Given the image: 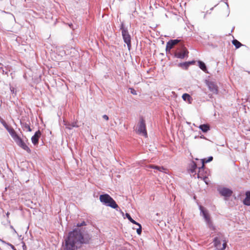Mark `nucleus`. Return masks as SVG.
Returning a JSON list of instances; mask_svg holds the SVG:
<instances>
[{"label": "nucleus", "mask_w": 250, "mask_h": 250, "mask_svg": "<svg viewBox=\"0 0 250 250\" xmlns=\"http://www.w3.org/2000/svg\"><path fill=\"white\" fill-rule=\"evenodd\" d=\"M204 164H205V160H202V166L201 167H199V170L198 173L197 174V178H201V179H205L206 177H204L202 173L204 170Z\"/></svg>", "instance_id": "obj_14"}, {"label": "nucleus", "mask_w": 250, "mask_h": 250, "mask_svg": "<svg viewBox=\"0 0 250 250\" xmlns=\"http://www.w3.org/2000/svg\"><path fill=\"white\" fill-rule=\"evenodd\" d=\"M138 132L140 134H142L146 137H147L145 121L143 118H141L140 120L138 125Z\"/></svg>", "instance_id": "obj_6"}, {"label": "nucleus", "mask_w": 250, "mask_h": 250, "mask_svg": "<svg viewBox=\"0 0 250 250\" xmlns=\"http://www.w3.org/2000/svg\"><path fill=\"white\" fill-rule=\"evenodd\" d=\"M41 132L40 131H37L35 134L32 137L31 141L32 143L34 145H36L38 144L39 139L41 136Z\"/></svg>", "instance_id": "obj_13"}, {"label": "nucleus", "mask_w": 250, "mask_h": 250, "mask_svg": "<svg viewBox=\"0 0 250 250\" xmlns=\"http://www.w3.org/2000/svg\"><path fill=\"white\" fill-rule=\"evenodd\" d=\"M90 237L87 234H84L82 230L76 229L69 233L65 240L64 250H76L81 247L82 245L89 243Z\"/></svg>", "instance_id": "obj_1"}, {"label": "nucleus", "mask_w": 250, "mask_h": 250, "mask_svg": "<svg viewBox=\"0 0 250 250\" xmlns=\"http://www.w3.org/2000/svg\"><path fill=\"white\" fill-rule=\"evenodd\" d=\"M17 145L20 147L25 150L27 153H30L31 151L28 146L25 144L23 140L19 137L17 134L12 138Z\"/></svg>", "instance_id": "obj_5"}, {"label": "nucleus", "mask_w": 250, "mask_h": 250, "mask_svg": "<svg viewBox=\"0 0 250 250\" xmlns=\"http://www.w3.org/2000/svg\"><path fill=\"white\" fill-rule=\"evenodd\" d=\"M100 201L106 206L110 207L118 210V206L114 199L108 194L101 195L99 197Z\"/></svg>", "instance_id": "obj_2"}, {"label": "nucleus", "mask_w": 250, "mask_h": 250, "mask_svg": "<svg viewBox=\"0 0 250 250\" xmlns=\"http://www.w3.org/2000/svg\"><path fill=\"white\" fill-rule=\"evenodd\" d=\"M126 217L127 218V219L133 224H138V223L136 222L135 220H134L130 216V215L128 213L125 214Z\"/></svg>", "instance_id": "obj_24"}, {"label": "nucleus", "mask_w": 250, "mask_h": 250, "mask_svg": "<svg viewBox=\"0 0 250 250\" xmlns=\"http://www.w3.org/2000/svg\"><path fill=\"white\" fill-rule=\"evenodd\" d=\"M207 84L208 89L213 94H217L218 93V87L214 83L208 82Z\"/></svg>", "instance_id": "obj_11"}, {"label": "nucleus", "mask_w": 250, "mask_h": 250, "mask_svg": "<svg viewBox=\"0 0 250 250\" xmlns=\"http://www.w3.org/2000/svg\"><path fill=\"white\" fill-rule=\"evenodd\" d=\"M217 190L222 196L225 197H229L232 194V191L227 188L219 187L217 188Z\"/></svg>", "instance_id": "obj_7"}, {"label": "nucleus", "mask_w": 250, "mask_h": 250, "mask_svg": "<svg viewBox=\"0 0 250 250\" xmlns=\"http://www.w3.org/2000/svg\"><path fill=\"white\" fill-rule=\"evenodd\" d=\"M197 165L193 161H192L189 166V170L191 173L196 174V169H197Z\"/></svg>", "instance_id": "obj_17"}, {"label": "nucleus", "mask_w": 250, "mask_h": 250, "mask_svg": "<svg viewBox=\"0 0 250 250\" xmlns=\"http://www.w3.org/2000/svg\"><path fill=\"white\" fill-rule=\"evenodd\" d=\"M137 226H138L139 227V228H138L137 229V233L139 234V235H140L141 234V232H142V226L141 225L138 223V224H136Z\"/></svg>", "instance_id": "obj_25"}, {"label": "nucleus", "mask_w": 250, "mask_h": 250, "mask_svg": "<svg viewBox=\"0 0 250 250\" xmlns=\"http://www.w3.org/2000/svg\"><path fill=\"white\" fill-rule=\"evenodd\" d=\"M246 198L243 201L244 205L247 206L250 205V191H247L246 193Z\"/></svg>", "instance_id": "obj_19"}, {"label": "nucleus", "mask_w": 250, "mask_h": 250, "mask_svg": "<svg viewBox=\"0 0 250 250\" xmlns=\"http://www.w3.org/2000/svg\"><path fill=\"white\" fill-rule=\"evenodd\" d=\"M9 214V213L7 212V214H6V215H7V217H8Z\"/></svg>", "instance_id": "obj_37"}, {"label": "nucleus", "mask_w": 250, "mask_h": 250, "mask_svg": "<svg viewBox=\"0 0 250 250\" xmlns=\"http://www.w3.org/2000/svg\"><path fill=\"white\" fill-rule=\"evenodd\" d=\"M0 241H1L3 243H4V242L3 241H2L1 239H0Z\"/></svg>", "instance_id": "obj_38"}, {"label": "nucleus", "mask_w": 250, "mask_h": 250, "mask_svg": "<svg viewBox=\"0 0 250 250\" xmlns=\"http://www.w3.org/2000/svg\"><path fill=\"white\" fill-rule=\"evenodd\" d=\"M188 52L186 49V48L183 46H182L181 51H176L174 55L177 58L184 59L186 56L188 55Z\"/></svg>", "instance_id": "obj_8"}, {"label": "nucleus", "mask_w": 250, "mask_h": 250, "mask_svg": "<svg viewBox=\"0 0 250 250\" xmlns=\"http://www.w3.org/2000/svg\"><path fill=\"white\" fill-rule=\"evenodd\" d=\"M11 92H14V88L13 87L10 88Z\"/></svg>", "instance_id": "obj_36"}, {"label": "nucleus", "mask_w": 250, "mask_h": 250, "mask_svg": "<svg viewBox=\"0 0 250 250\" xmlns=\"http://www.w3.org/2000/svg\"><path fill=\"white\" fill-rule=\"evenodd\" d=\"M22 128H23L24 130H26L27 131L29 132L32 131V129L30 127V125L27 123H24L22 124Z\"/></svg>", "instance_id": "obj_23"}, {"label": "nucleus", "mask_w": 250, "mask_h": 250, "mask_svg": "<svg viewBox=\"0 0 250 250\" xmlns=\"http://www.w3.org/2000/svg\"><path fill=\"white\" fill-rule=\"evenodd\" d=\"M199 66L201 69H202L205 72H207V69L206 64L204 62L202 61H198Z\"/></svg>", "instance_id": "obj_21"}, {"label": "nucleus", "mask_w": 250, "mask_h": 250, "mask_svg": "<svg viewBox=\"0 0 250 250\" xmlns=\"http://www.w3.org/2000/svg\"><path fill=\"white\" fill-rule=\"evenodd\" d=\"M199 128L204 132H207L209 130V126L207 124L201 125Z\"/></svg>", "instance_id": "obj_20"}, {"label": "nucleus", "mask_w": 250, "mask_h": 250, "mask_svg": "<svg viewBox=\"0 0 250 250\" xmlns=\"http://www.w3.org/2000/svg\"><path fill=\"white\" fill-rule=\"evenodd\" d=\"M182 98L184 101L187 102L188 104H191L192 103V98L188 94H184L182 95Z\"/></svg>", "instance_id": "obj_18"}, {"label": "nucleus", "mask_w": 250, "mask_h": 250, "mask_svg": "<svg viewBox=\"0 0 250 250\" xmlns=\"http://www.w3.org/2000/svg\"><path fill=\"white\" fill-rule=\"evenodd\" d=\"M121 30H122V35L123 38L125 43H126L127 47L129 50L131 48V37L128 30L126 28L124 27V24L122 23L121 26Z\"/></svg>", "instance_id": "obj_3"}, {"label": "nucleus", "mask_w": 250, "mask_h": 250, "mask_svg": "<svg viewBox=\"0 0 250 250\" xmlns=\"http://www.w3.org/2000/svg\"><path fill=\"white\" fill-rule=\"evenodd\" d=\"M213 159V157L212 156L209 157L208 159H204L203 160H205V163H208L211 162Z\"/></svg>", "instance_id": "obj_26"}, {"label": "nucleus", "mask_w": 250, "mask_h": 250, "mask_svg": "<svg viewBox=\"0 0 250 250\" xmlns=\"http://www.w3.org/2000/svg\"><path fill=\"white\" fill-rule=\"evenodd\" d=\"M103 118L106 121L108 120L109 119L108 117L106 115H103Z\"/></svg>", "instance_id": "obj_29"}, {"label": "nucleus", "mask_w": 250, "mask_h": 250, "mask_svg": "<svg viewBox=\"0 0 250 250\" xmlns=\"http://www.w3.org/2000/svg\"><path fill=\"white\" fill-rule=\"evenodd\" d=\"M232 43L236 48H239L242 45L239 41L236 40H233Z\"/></svg>", "instance_id": "obj_22"}, {"label": "nucleus", "mask_w": 250, "mask_h": 250, "mask_svg": "<svg viewBox=\"0 0 250 250\" xmlns=\"http://www.w3.org/2000/svg\"><path fill=\"white\" fill-rule=\"evenodd\" d=\"M22 247H23V249L24 250H25V249H26V247L25 244L24 243H23V246H22Z\"/></svg>", "instance_id": "obj_32"}, {"label": "nucleus", "mask_w": 250, "mask_h": 250, "mask_svg": "<svg viewBox=\"0 0 250 250\" xmlns=\"http://www.w3.org/2000/svg\"><path fill=\"white\" fill-rule=\"evenodd\" d=\"M69 27L70 28H73V24L72 23L71 24H69Z\"/></svg>", "instance_id": "obj_35"}, {"label": "nucleus", "mask_w": 250, "mask_h": 250, "mask_svg": "<svg viewBox=\"0 0 250 250\" xmlns=\"http://www.w3.org/2000/svg\"><path fill=\"white\" fill-rule=\"evenodd\" d=\"M179 42L178 40H171L167 43L166 51H170L173 47Z\"/></svg>", "instance_id": "obj_12"}, {"label": "nucleus", "mask_w": 250, "mask_h": 250, "mask_svg": "<svg viewBox=\"0 0 250 250\" xmlns=\"http://www.w3.org/2000/svg\"><path fill=\"white\" fill-rule=\"evenodd\" d=\"M200 209L201 211V213H202L203 216L204 217L205 220L208 226V227L212 230H215V227L213 225L211 220H210V215L208 213V211L205 210L204 208L200 206Z\"/></svg>", "instance_id": "obj_4"}, {"label": "nucleus", "mask_w": 250, "mask_h": 250, "mask_svg": "<svg viewBox=\"0 0 250 250\" xmlns=\"http://www.w3.org/2000/svg\"><path fill=\"white\" fill-rule=\"evenodd\" d=\"M191 62H184V63H180V65L181 66H182V65H184V66H185L186 67H188V64L191 63Z\"/></svg>", "instance_id": "obj_28"}, {"label": "nucleus", "mask_w": 250, "mask_h": 250, "mask_svg": "<svg viewBox=\"0 0 250 250\" xmlns=\"http://www.w3.org/2000/svg\"><path fill=\"white\" fill-rule=\"evenodd\" d=\"M146 167L153 168V169H156L157 170H159V171L167 173V172L166 171V169L165 167H159V166H155V165H150L147 166Z\"/></svg>", "instance_id": "obj_15"}, {"label": "nucleus", "mask_w": 250, "mask_h": 250, "mask_svg": "<svg viewBox=\"0 0 250 250\" xmlns=\"http://www.w3.org/2000/svg\"><path fill=\"white\" fill-rule=\"evenodd\" d=\"M77 122H73L72 123H69L64 121V125L66 128L69 129H71L72 127H78L79 125L77 124Z\"/></svg>", "instance_id": "obj_16"}, {"label": "nucleus", "mask_w": 250, "mask_h": 250, "mask_svg": "<svg viewBox=\"0 0 250 250\" xmlns=\"http://www.w3.org/2000/svg\"><path fill=\"white\" fill-rule=\"evenodd\" d=\"M80 224H81L80 223H78V224H77V226L78 227H82V225H80Z\"/></svg>", "instance_id": "obj_34"}, {"label": "nucleus", "mask_w": 250, "mask_h": 250, "mask_svg": "<svg viewBox=\"0 0 250 250\" xmlns=\"http://www.w3.org/2000/svg\"><path fill=\"white\" fill-rule=\"evenodd\" d=\"M80 225H82V226H85L86 223L84 221H83L82 223H80Z\"/></svg>", "instance_id": "obj_30"}, {"label": "nucleus", "mask_w": 250, "mask_h": 250, "mask_svg": "<svg viewBox=\"0 0 250 250\" xmlns=\"http://www.w3.org/2000/svg\"><path fill=\"white\" fill-rule=\"evenodd\" d=\"M0 123L6 129L12 138L17 134L14 129L12 127L8 126L3 120H0Z\"/></svg>", "instance_id": "obj_10"}, {"label": "nucleus", "mask_w": 250, "mask_h": 250, "mask_svg": "<svg viewBox=\"0 0 250 250\" xmlns=\"http://www.w3.org/2000/svg\"><path fill=\"white\" fill-rule=\"evenodd\" d=\"M213 241L214 245L217 250H224L226 248V243H223V244L221 245L220 241L217 237L214 238Z\"/></svg>", "instance_id": "obj_9"}, {"label": "nucleus", "mask_w": 250, "mask_h": 250, "mask_svg": "<svg viewBox=\"0 0 250 250\" xmlns=\"http://www.w3.org/2000/svg\"><path fill=\"white\" fill-rule=\"evenodd\" d=\"M10 228H11L12 229H13V230H14V232H15V233H17L16 231V230H15V229H14V228H13V227L12 226H10Z\"/></svg>", "instance_id": "obj_33"}, {"label": "nucleus", "mask_w": 250, "mask_h": 250, "mask_svg": "<svg viewBox=\"0 0 250 250\" xmlns=\"http://www.w3.org/2000/svg\"><path fill=\"white\" fill-rule=\"evenodd\" d=\"M9 245V246H10V247L12 248V249H13L14 250H16L13 245H12V244H10Z\"/></svg>", "instance_id": "obj_31"}, {"label": "nucleus", "mask_w": 250, "mask_h": 250, "mask_svg": "<svg viewBox=\"0 0 250 250\" xmlns=\"http://www.w3.org/2000/svg\"><path fill=\"white\" fill-rule=\"evenodd\" d=\"M129 89L130 90V92L132 94L134 95H137V92L134 89L132 88H130Z\"/></svg>", "instance_id": "obj_27"}]
</instances>
